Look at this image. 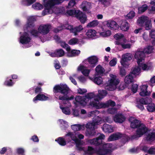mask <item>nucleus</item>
I'll return each instance as SVG.
<instances>
[{
  "label": "nucleus",
  "mask_w": 155,
  "mask_h": 155,
  "mask_svg": "<svg viewBox=\"0 0 155 155\" xmlns=\"http://www.w3.org/2000/svg\"><path fill=\"white\" fill-rule=\"evenodd\" d=\"M69 90V88L66 84H60L55 86L54 88V92L56 98H58L61 100H66L68 103V107H64L62 104H60V108L62 112L66 115L71 114L70 107L71 104L68 103V101L73 100L74 98L73 96L69 97L68 94Z\"/></svg>",
  "instance_id": "f257e3e1"
},
{
  "label": "nucleus",
  "mask_w": 155,
  "mask_h": 155,
  "mask_svg": "<svg viewBox=\"0 0 155 155\" xmlns=\"http://www.w3.org/2000/svg\"><path fill=\"white\" fill-rule=\"evenodd\" d=\"M95 96L94 92H91L87 94L85 96L81 97L80 96H76L75 98L74 104L75 105H81L84 106L86 105H90L91 106L97 109H100L108 106L109 104L112 105L115 104V103L111 101H108L106 103L104 104L99 102L95 99L94 101H92L93 98Z\"/></svg>",
  "instance_id": "f03ea898"
},
{
  "label": "nucleus",
  "mask_w": 155,
  "mask_h": 155,
  "mask_svg": "<svg viewBox=\"0 0 155 155\" xmlns=\"http://www.w3.org/2000/svg\"><path fill=\"white\" fill-rule=\"evenodd\" d=\"M36 18L35 16H30L28 17L26 24L23 27L24 32H20V37L19 41L20 43L23 45V47L25 48L30 47L32 45V38L31 35L26 31H29L34 26L33 21L36 20Z\"/></svg>",
  "instance_id": "7ed1b4c3"
},
{
  "label": "nucleus",
  "mask_w": 155,
  "mask_h": 155,
  "mask_svg": "<svg viewBox=\"0 0 155 155\" xmlns=\"http://www.w3.org/2000/svg\"><path fill=\"white\" fill-rule=\"evenodd\" d=\"M84 136L78 132H69L68 133L64 136V138L60 137L55 140L60 145L65 146L68 143L73 141V144H75L77 149L80 151L83 150L84 147L82 146L83 141L80 140L83 139Z\"/></svg>",
  "instance_id": "20e7f679"
},
{
  "label": "nucleus",
  "mask_w": 155,
  "mask_h": 155,
  "mask_svg": "<svg viewBox=\"0 0 155 155\" xmlns=\"http://www.w3.org/2000/svg\"><path fill=\"white\" fill-rule=\"evenodd\" d=\"M138 66H136L131 70V73L135 76L139 75L141 72V69L143 70H148L153 68V66L151 63H144L145 55L143 52L137 51L134 55Z\"/></svg>",
  "instance_id": "39448f33"
},
{
  "label": "nucleus",
  "mask_w": 155,
  "mask_h": 155,
  "mask_svg": "<svg viewBox=\"0 0 155 155\" xmlns=\"http://www.w3.org/2000/svg\"><path fill=\"white\" fill-rule=\"evenodd\" d=\"M97 62V58L95 56H92L84 60L77 67V71L81 72L85 76H88L91 70L87 68L94 67Z\"/></svg>",
  "instance_id": "423d86ee"
},
{
  "label": "nucleus",
  "mask_w": 155,
  "mask_h": 155,
  "mask_svg": "<svg viewBox=\"0 0 155 155\" xmlns=\"http://www.w3.org/2000/svg\"><path fill=\"white\" fill-rule=\"evenodd\" d=\"M114 149V147L111 143H107L102 144L96 150L93 147L88 146L84 152L85 155H91L94 153L100 155H110L111 152Z\"/></svg>",
  "instance_id": "0eeeda50"
},
{
  "label": "nucleus",
  "mask_w": 155,
  "mask_h": 155,
  "mask_svg": "<svg viewBox=\"0 0 155 155\" xmlns=\"http://www.w3.org/2000/svg\"><path fill=\"white\" fill-rule=\"evenodd\" d=\"M129 120L130 122V127L132 128H137L136 132L137 135L133 136L132 137V139H134L140 137L147 131V128L144 124L141 123L140 120L132 117H130Z\"/></svg>",
  "instance_id": "6e6552de"
},
{
  "label": "nucleus",
  "mask_w": 155,
  "mask_h": 155,
  "mask_svg": "<svg viewBox=\"0 0 155 155\" xmlns=\"http://www.w3.org/2000/svg\"><path fill=\"white\" fill-rule=\"evenodd\" d=\"M116 40L114 42L115 45H120L124 49H130L132 45L129 43V40L125 37L124 35L120 33H118L114 36Z\"/></svg>",
  "instance_id": "1a4fd4ad"
},
{
  "label": "nucleus",
  "mask_w": 155,
  "mask_h": 155,
  "mask_svg": "<svg viewBox=\"0 0 155 155\" xmlns=\"http://www.w3.org/2000/svg\"><path fill=\"white\" fill-rule=\"evenodd\" d=\"M51 28V25L48 24H41L38 28V31L35 29H32L30 31L31 33L34 36L38 37L41 40V35H45L50 31Z\"/></svg>",
  "instance_id": "9d476101"
},
{
  "label": "nucleus",
  "mask_w": 155,
  "mask_h": 155,
  "mask_svg": "<svg viewBox=\"0 0 155 155\" xmlns=\"http://www.w3.org/2000/svg\"><path fill=\"white\" fill-rule=\"evenodd\" d=\"M57 28L54 30L55 32L57 33L62 29H66L70 30L71 33H73L74 35L76 36L83 29L82 26L81 25L73 28L72 26L68 24H65L64 25H62L61 24Z\"/></svg>",
  "instance_id": "9b49d317"
},
{
  "label": "nucleus",
  "mask_w": 155,
  "mask_h": 155,
  "mask_svg": "<svg viewBox=\"0 0 155 155\" xmlns=\"http://www.w3.org/2000/svg\"><path fill=\"white\" fill-rule=\"evenodd\" d=\"M137 23L140 26L144 27L146 30H149L152 27L151 20L147 16L142 15L139 17Z\"/></svg>",
  "instance_id": "f8f14e48"
},
{
  "label": "nucleus",
  "mask_w": 155,
  "mask_h": 155,
  "mask_svg": "<svg viewBox=\"0 0 155 155\" xmlns=\"http://www.w3.org/2000/svg\"><path fill=\"white\" fill-rule=\"evenodd\" d=\"M110 78L108 80L107 83L105 84V88L108 91H113L115 90L117 86L119 83V81L116 78L115 75L110 74Z\"/></svg>",
  "instance_id": "ddd939ff"
},
{
  "label": "nucleus",
  "mask_w": 155,
  "mask_h": 155,
  "mask_svg": "<svg viewBox=\"0 0 155 155\" xmlns=\"http://www.w3.org/2000/svg\"><path fill=\"white\" fill-rule=\"evenodd\" d=\"M132 58V54L130 53H126L123 54L120 61L121 65L124 67H127L129 65V61Z\"/></svg>",
  "instance_id": "4468645a"
},
{
  "label": "nucleus",
  "mask_w": 155,
  "mask_h": 155,
  "mask_svg": "<svg viewBox=\"0 0 155 155\" xmlns=\"http://www.w3.org/2000/svg\"><path fill=\"white\" fill-rule=\"evenodd\" d=\"M98 95H96L95 94V96L93 98L92 101H94V99H96V100H98L99 102H101L100 101H99V100H101L102 99H103V98H104L105 96H106V95H107V92L106 90H98ZM109 101H111L114 102L115 103V104H114V105H110V104H109L108 106L107 107H108L109 106H114V105H115V103L114 101L111 100H109ZM108 101H107V102H106L105 103H104V104L106 103ZM102 103H103V102H102ZM104 108V107H103V108ZM105 108H106V107H105Z\"/></svg>",
  "instance_id": "2eb2a0df"
},
{
  "label": "nucleus",
  "mask_w": 155,
  "mask_h": 155,
  "mask_svg": "<svg viewBox=\"0 0 155 155\" xmlns=\"http://www.w3.org/2000/svg\"><path fill=\"white\" fill-rule=\"evenodd\" d=\"M105 138V135L103 134H99L98 137L96 138L92 139H89L87 141L88 143L91 145H94L97 146L100 145L102 143V140Z\"/></svg>",
  "instance_id": "dca6fc26"
},
{
  "label": "nucleus",
  "mask_w": 155,
  "mask_h": 155,
  "mask_svg": "<svg viewBox=\"0 0 155 155\" xmlns=\"http://www.w3.org/2000/svg\"><path fill=\"white\" fill-rule=\"evenodd\" d=\"M51 97L47 94H38L33 99V101L35 103H36L38 101H46L51 99Z\"/></svg>",
  "instance_id": "f3484780"
},
{
  "label": "nucleus",
  "mask_w": 155,
  "mask_h": 155,
  "mask_svg": "<svg viewBox=\"0 0 155 155\" xmlns=\"http://www.w3.org/2000/svg\"><path fill=\"white\" fill-rule=\"evenodd\" d=\"M107 27L113 30H117L119 26L117 22L113 20H109L105 21Z\"/></svg>",
  "instance_id": "a211bd4d"
},
{
  "label": "nucleus",
  "mask_w": 155,
  "mask_h": 155,
  "mask_svg": "<svg viewBox=\"0 0 155 155\" xmlns=\"http://www.w3.org/2000/svg\"><path fill=\"white\" fill-rule=\"evenodd\" d=\"M92 7V3L86 1L82 2L80 6L81 8L84 11L89 12Z\"/></svg>",
  "instance_id": "6ab92c4d"
},
{
  "label": "nucleus",
  "mask_w": 155,
  "mask_h": 155,
  "mask_svg": "<svg viewBox=\"0 0 155 155\" xmlns=\"http://www.w3.org/2000/svg\"><path fill=\"white\" fill-rule=\"evenodd\" d=\"M87 38L88 39H93L99 37L98 32L94 29H89L86 33Z\"/></svg>",
  "instance_id": "aec40b11"
},
{
  "label": "nucleus",
  "mask_w": 155,
  "mask_h": 155,
  "mask_svg": "<svg viewBox=\"0 0 155 155\" xmlns=\"http://www.w3.org/2000/svg\"><path fill=\"white\" fill-rule=\"evenodd\" d=\"M148 87V86L147 84L142 85L140 86V91L139 94L141 96H145L149 95L150 94V91H147Z\"/></svg>",
  "instance_id": "412c9836"
},
{
  "label": "nucleus",
  "mask_w": 155,
  "mask_h": 155,
  "mask_svg": "<svg viewBox=\"0 0 155 155\" xmlns=\"http://www.w3.org/2000/svg\"><path fill=\"white\" fill-rule=\"evenodd\" d=\"M98 35L104 37L110 36L111 34L110 30L105 28L104 27L101 28L100 30L98 31Z\"/></svg>",
  "instance_id": "4be33fe9"
},
{
  "label": "nucleus",
  "mask_w": 155,
  "mask_h": 155,
  "mask_svg": "<svg viewBox=\"0 0 155 155\" xmlns=\"http://www.w3.org/2000/svg\"><path fill=\"white\" fill-rule=\"evenodd\" d=\"M45 7V8L44 10L42 12V15H45L48 14H51L53 12H54L56 14H64L65 13V9L64 8L62 7H56L55 8H54L53 7L54 5L53 6L52 8V9L53 10V12L52 13H48L47 14H44L43 13L44 11H45V9H46V7L45 5H44Z\"/></svg>",
  "instance_id": "5701e85b"
},
{
  "label": "nucleus",
  "mask_w": 155,
  "mask_h": 155,
  "mask_svg": "<svg viewBox=\"0 0 155 155\" xmlns=\"http://www.w3.org/2000/svg\"><path fill=\"white\" fill-rule=\"evenodd\" d=\"M76 17L82 24H84L87 20L86 15L80 10Z\"/></svg>",
  "instance_id": "b1692460"
},
{
  "label": "nucleus",
  "mask_w": 155,
  "mask_h": 155,
  "mask_svg": "<svg viewBox=\"0 0 155 155\" xmlns=\"http://www.w3.org/2000/svg\"><path fill=\"white\" fill-rule=\"evenodd\" d=\"M123 136V135L119 133L113 134L110 135L108 137L107 140L108 141H112L118 140Z\"/></svg>",
  "instance_id": "393cba45"
},
{
  "label": "nucleus",
  "mask_w": 155,
  "mask_h": 155,
  "mask_svg": "<svg viewBox=\"0 0 155 155\" xmlns=\"http://www.w3.org/2000/svg\"><path fill=\"white\" fill-rule=\"evenodd\" d=\"M80 52L81 51L79 50H71L70 48L69 50L67 51L66 54L68 57H73L78 55L80 53Z\"/></svg>",
  "instance_id": "a878e982"
},
{
  "label": "nucleus",
  "mask_w": 155,
  "mask_h": 155,
  "mask_svg": "<svg viewBox=\"0 0 155 155\" xmlns=\"http://www.w3.org/2000/svg\"><path fill=\"white\" fill-rule=\"evenodd\" d=\"M124 116L121 114H117L114 117V121L116 123H122L125 120Z\"/></svg>",
  "instance_id": "bb28decb"
},
{
  "label": "nucleus",
  "mask_w": 155,
  "mask_h": 155,
  "mask_svg": "<svg viewBox=\"0 0 155 155\" xmlns=\"http://www.w3.org/2000/svg\"><path fill=\"white\" fill-rule=\"evenodd\" d=\"M71 128L74 131H78L81 130H84L85 128V125L84 124H74L71 125Z\"/></svg>",
  "instance_id": "cd10ccee"
},
{
  "label": "nucleus",
  "mask_w": 155,
  "mask_h": 155,
  "mask_svg": "<svg viewBox=\"0 0 155 155\" xmlns=\"http://www.w3.org/2000/svg\"><path fill=\"white\" fill-rule=\"evenodd\" d=\"M88 77L90 80L98 85H100L103 83V79L101 77H96L94 78L89 77V76Z\"/></svg>",
  "instance_id": "c85d7f7f"
},
{
  "label": "nucleus",
  "mask_w": 155,
  "mask_h": 155,
  "mask_svg": "<svg viewBox=\"0 0 155 155\" xmlns=\"http://www.w3.org/2000/svg\"><path fill=\"white\" fill-rule=\"evenodd\" d=\"M95 75H102L105 71L104 69L100 65H97L95 69Z\"/></svg>",
  "instance_id": "c756f323"
},
{
  "label": "nucleus",
  "mask_w": 155,
  "mask_h": 155,
  "mask_svg": "<svg viewBox=\"0 0 155 155\" xmlns=\"http://www.w3.org/2000/svg\"><path fill=\"white\" fill-rule=\"evenodd\" d=\"M64 54V51L61 49H59L57 50L54 53H51L50 55L52 57H60L63 56Z\"/></svg>",
  "instance_id": "7c9ffc66"
},
{
  "label": "nucleus",
  "mask_w": 155,
  "mask_h": 155,
  "mask_svg": "<svg viewBox=\"0 0 155 155\" xmlns=\"http://www.w3.org/2000/svg\"><path fill=\"white\" fill-rule=\"evenodd\" d=\"M58 123L62 130H65L68 127V123L62 119L58 120Z\"/></svg>",
  "instance_id": "2f4dec72"
},
{
  "label": "nucleus",
  "mask_w": 155,
  "mask_h": 155,
  "mask_svg": "<svg viewBox=\"0 0 155 155\" xmlns=\"http://www.w3.org/2000/svg\"><path fill=\"white\" fill-rule=\"evenodd\" d=\"M103 130L105 132L111 133L114 131V128L110 125L104 124L103 127Z\"/></svg>",
  "instance_id": "473e14b6"
},
{
  "label": "nucleus",
  "mask_w": 155,
  "mask_h": 155,
  "mask_svg": "<svg viewBox=\"0 0 155 155\" xmlns=\"http://www.w3.org/2000/svg\"><path fill=\"white\" fill-rule=\"evenodd\" d=\"M129 27V24L126 21H124L122 22V23L120 26L121 29L124 31H127Z\"/></svg>",
  "instance_id": "72a5a7b5"
},
{
  "label": "nucleus",
  "mask_w": 155,
  "mask_h": 155,
  "mask_svg": "<svg viewBox=\"0 0 155 155\" xmlns=\"http://www.w3.org/2000/svg\"><path fill=\"white\" fill-rule=\"evenodd\" d=\"M143 150L147 151L150 154L155 155V147H152L148 149V148L145 146L143 148Z\"/></svg>",
  "instance_id": "f704fd0d"
},
{
  "label": "nucleus",
  "mask_w": 155,
  "mask_h": 155,
  "mask_svg": "<svg viewBox=\"0 0 155 155\" xmlns=\"http://www.w3.org/2000/svg\"><path fill=\"white\" fill-rule=\"evenodd\" d=\"M96 133L95 129H87L85 132L86 136L89 137L94 136Z\"/></svg>",
  "instance_id": "c9c22d12"
},
{
  "label": "nucleus",
  "mask_w": 155,
  "mask_h": 155,
  "mask_svg": "<svg viewBox=\"0 0 155 155\" xmlns=\"http://www.w3.org/2000/svg\"><path fill=\"white\" fill-rule=\"evenodd\" d=\"M87 129H95L97 128L96 125L93 123V121H90L87 123L86 125Z\"/></svg>",
  "instance_id": "e433bc0d"
},
{
  "label": "nucleus",
  "mask_w": 155,
  "mask_h": 155,
  "mask_svg": "<svg viewBox=\"0 0 155 155\" xmlns=\"http://www.w3.org/2000/svg\"><path fill=\"white\" fill-rule=\"evenodd\" d=\"M79 10H70L67 11L66 15L76 17L78 13Z\"/></svg>",
  "instance_id": "4c0bfd02"
},
{
  "label": "nucleus",
  "mask_w": 155,
  "mask_h": 155,
  "mask_svg": "<svg viewBox=\"0 0 155 155\" xmlns=\"http://www.w3.org/2000/svg\"><path fill=\"white\" fill-rule=\"evenodd\" d=\"M93 123L96 125L101 124L102 122V120L101 117L99 116H95L93 119Z\"/></svg>",
  "instance_id": "58836bf2"
},
{
  "label": "nucleus",
  "mask_w": 155,
  "mask_h": 155,
  "mask_svg": "<svg viewBox=\"0 0 155 155\" xmlns=\"http://www.w3.org/2000/svg\"><path fill=\"white\" fill-rule=\"evenodd\" d=\"M124 81L126 84H129L132 83L133 81V78L131 74L127 76L124 78Z\"/></svg>",
  "instance_id": "ea45409f"
},
{
  "label": "nucleus",
  "mask_w": 155,
  "mask_h": 155,
  "mask_svg": "<svg viewBox=\"0 0 155 155\" xmlns=\"http://www.w3.org/2000/svg\"><path fill=\"white\" fill-rule=\"evenodd\" d=\"M153 49L154 48L153 46H148L146 47L145 48H144V49L143 50L144 51H140L143 52V53L144 54L145 57V53L144 52H145V53H146L147 54H150L153 52Z\"/></svg>",
  "instance_id": "a19ab883"
},
{
  "label": "nucleus",
  "mask_w": 155,
  "mask_h": 155,
  "mask_svg": "<svg viewBox=\"0 0 155 155\" xmlns=\"http://www.w3.org/2000/svg\"><path fill=\"white\" fill-rule=\"evenodd\" d=\"M99 24L98 21L97 20H94L88 23L87 25V28H90L95 27L98 25Z\"/></svg>",
  "instance_id": "79ce46f5"
},
{
  "label": "nucleus",
  "mask_w": 155,
  "mask_h": 155,
  "mask_svg": "<svg viewBox=\"0 0 155 155\" xmlns=\"http://www.w3.org/2000/svg\"><path fill=\"white\" fill-rule=\"evenodd\" d=\"M135 15V13L134 11H131L126 15L125 16V18L127 20L132 19Z\"/></svg>",
  "instance_id": "37998d69"
},
{
  "label": "nucleus",
  "mask_w": 155,
  "mask_h": 155,
  "mask_svg": "<svg viewBox=\"0 0 155 155\" xmlns=\"http://www.w3.org/2000/svg\"><path fill=\"white\" fill-rule=\"evenodd\" d=\"M152 99L150 98H147L145 99L142 98L140 100V102L142 104H148L152 101Z\"/></svg>",
  "instance_id": "c03bdc74"
},
{
  "label": "nucleus",
  "mask_w": 155,
  "mask_h": 155,
  "mask_svg": "<svg viewBox=\"0 0 155 155\" xmlns=\"http://www.w3.org/2000/svg\"><path fill=\"white\" fill-rule=\"evenodd\" d=\"M148 8V6L146 4H144L138 8V13L141 14L146 11Z\"/></svg>",
  "instance_id": "a18cd8bd"
},
{
  "label": "nucleus",
  "mask_w": 155,
  "mask_h": 155,
  "mask_svg": "<svg viewBox=\"0 0 155 155\" xmlns=\"http://www.w3.org/2000/svg\"><path fill=\"white\" fill-rule=\"evenodd\" d=\"M149 4L152 6L149 8L148 10L151 12H155V0H151Z\"/></svg>",
  "instance_id": "49530a36"
},
{
  "label": "nucleus",
  "mask_w": 155,
  "mask_h": 155,
  "mask_svg": "<svg viewBox=\"0 0 155 155\" xmlns=\"http://www.w3.org/2000/svg\"><path fill=\"white\" fill-rule=\"evenodd\" d=\"M36 0H22L21 2V4L25 5H30L35 2Z\"/></svg>",
  "instance_id": "de8ad7c7"
},
{
  "label": "nucleus",
  "mask_w": 155,
  "mask_h": 155,
  "mask_svg": "<svg viewBox=\"0 0 155 155\" xmlns=\"http://www.w3.org/2000/svg\"><path fill=\"white\" fill-rule=\"evenodd\" d=\"M147 108L148 111L153 112L155 111V105L153 103L149 104L147 107Z\"/></svg>",
  "instance_id": "09e8293b"
},
{
  "label": "nucleus",
  "mask_w": 155,
  "mask_h": 155,
  "mask_svg": "<svg viewBox=\"0 0 155 155\" xmlns=\"http://www.w3.org/2000/svg\"><path fill=\"white\" fill-rule=\"evenodd\" d=\"M147 140L150 141L155 140V133H152L149 134L147 137Z\"/></svg>",
  "instance_id": "8fccbe9b"
},
{
  "label": "nucleus",
  "mask_w": 155,
  "mask_h": 155,
  "mask_svg": "<svg viewBox=\"0 0 155 155\" xmlns=\"http://www.w3.org/2000/svg\"><path fill=\"white\" fill-rule=\"evenodd\" d=\"M32 7L35 9L41 10L43 8V7L42 5L37 2L32 5Z\"/></svg>",
  "instance_id": "3c124183"
},
{
  "label": "nucleus",
  "mask_w": 155,
  "mask_h": 155,
  "mask_svg": "<svg viewBox=\"0 0 155 155\" xmlns=\"http://www.w3.org/2000/svg\"><path fill=\"white\" fill-rule=\"evenodd\" d=\"M14 84V82L12 80L7 78L6 80L5 81L4 83V85L8 86H12Z\"/></svg>",
  "instance_id": "603ef678"
},
{
  "label": "nucleus",
  "mask_w": 155,
  "mask_h": 155,
  "mask_svg": "<svg viewBox=\"0 0 155 155\" xmlns=\"http://www.w3.org/2000/svg\"><path fill=\"white\" fill-rule=\"evenodd\" d=\"M78 40L75 38H73L70 39L68 42V44L70 45H74L78 44Z\"/></svg>",
  "instance_id": "864d4df0"
},
{
  "label": "nucleus",
  "mask_w": 155,
  "mask_h": 155,
  "mask_svg": "<svg viewBox=\"0 0 155 155\" xmlns=\"http://www.w3.org/2000/svg\"><path fill=\"white\" fill-rule=\"evenodd\" d=\"M150 35L151 38L154 39L152 43L153 45H155V30H152L150 33Z\"/></svg>",
  "instance_id": "5fc2aeb1"
},
{
  "label": "nucleus",
  "mask_w": 155,
  "mask_h": 155,
  "mask_svg": "<svg viewBox=\"0 0 155 155\" xmlns=\"http://www.w3.org/2000/svg\"><path fill=\"white\" fill-rule=\"evenodd\" d=\"M117 60L116 58H114L109 62V65L111 66H115L117 63Z\"/></svg>",
  "instance_id": "6e6d98bb"
},
{
  "label": "nucleus",
  "mask_w": 155,
  "mask_h": 155,
  "mask_svg": "<svg viewBox=\"0 0 155 155\" xmlns=\"http://www.w3.org/2000/svg\"><path fill=\"white\" fill-rule=\"evenodd\" d=\"M87 91V90L86 89L84 88L82 89L80 88H78L77 90V93L80 94H83L86 93Z\"/></svg>",
  "instance_id": "4d7b16f0"
},
{
  "label": "nucleus",
  "mask_w": 155,
  "mask_h": 155,
  "mask_svg": "<svg viewBox=\"0 0 155 155\" xmlns=\"http://www.w3.org/2000/svg\"><path fill=\"white\" fill-rule=\"evenodd\" d=\"M61 46L63 48H65L67 51L70 49V47L68 44H66L64 42H61L60 43Z\"/></svg>",
  "instance_id": "13d9d810"
},
{
  "label": "nucleus",
  "mask_w": 155,
  "mask_h": 155,
  "mask_svg": "<svg viewBox=\"0 0 155 155\" xmlns=\"http://www.w3.org/2000/svg\"><path fill=\"white\" fill-rule=\"evenodd\" d=\"M76 4L74 0H71L68 4L67 8H71L73 7Z\"/></svg>",
  "instance_id": "bf43d9fd"
},
{
  "label": "nucleus",
  "mask_w": 155,
  "mask_h": 155,
  "mask_svg": "<svg viewBox=\"0 0 155 155\" xmlns=\"http://www.w3.org/2000/svg\"><path fill=\"white\" fill-rule=\"evenodd\" d=\"M138 88V85L136 84H133L131 88V91L134 93H135L137 91Z\"/></svg>",
  "instance_id": "052dcab7"
},
{
  "label": "nucleus",
  "mask_w": 155,
  "mask_h": 155,
  "mask_svg": "<svg viewBox=\"0 0 155 155\" xmlns=\"http://www.w3.org/2000/svg\"><path fill=\"white\" fill-rule=\"evenodd\" d=\"M99 111L97 110H95L89 112L87 114V116L88 117H92L94 115H95L96 114L98 113Z\"/></svg>",
  "instance_id": "680f3d73"
},
{
  "label": "nucleus",
  "mask_w": 155,
  "mask_h": 155,
  "mask_svg": "<svg viewBox=\"0 0 155 155\" xmlns=\"http://www.w3.org/2000/svg\"><path fill=\"white\" fill-rule=\"evenodd\" d=\"M117 111V110L115 108H109L107 110L108 113L111 114H114Z\"/></svg>",
  "instance_id": "e2e57ef3"
},
{
  "label": "nucleus",
  "mask_w": 155,
  "mask_h": 155,
  "mask_svg": "<svg viewBox=\"0 0 155 155\" xmlns=\"http://www.w3.org/2000/svg\"><path fill=\"white\" fill-rule=\"evenodd\" d=\"M17 153L21 155H24V150L22 148H18L17 149Z\"/></svg>",
  "instance_id": "0e129e2a"
},
{
  "label": "nucleus",
  "mask_w": 155,
  "mask_h": 155,
  "mask_svg": "<svg viewBox=\"0 0 155 155\" xmlns=\"http://www.w3.org/2000/svg\"><path fill=\"white\" fill-rule=\"evenodd\" d=\"M79 81L81 83H84L87 81V78L81 76L78 78Z\"/></svg>",
  "instance_id": "69168bd1"
},
{
  "label": "nucleus",
  "mask_w": 155,
  "mask_h": 155,
  "mask_svg": "<svg viewBox=\"0 0 155 155\" xmlns=\"http://www.w3.org/2000/svg\"><path fill=\"white\" fill-rule=\"evenodd\" d=\"M54 67L56 69H59L60 68L61 66L59 61L57 60L54 61Z\"/></svg>",
  "instance_id": "338daca9"
},
{
  "label": "nucleus",
  "mask_w": 155,
  "mask_h": 155,
  "mask_svg": "<svg viewBox=\"0 0 155 155\" xmlns=\"http://www.w3.org/2000/svg\"><path fill=\"white\" fill-rule=\"evenodd\" d=\"M72 113L75 116L77 117L79 116V111L77 109H72Z\"/></svg>",
  "instance_id": "774afa93"
}]
</instances>
